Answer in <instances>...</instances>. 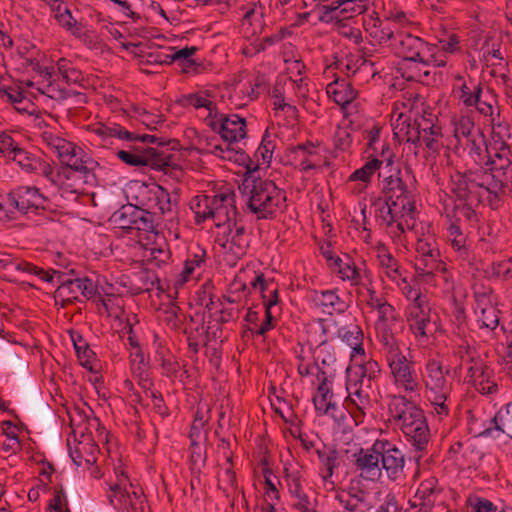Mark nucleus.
Segmentation results:
<instances>
[{
  "label": "nucleus",
  "instance_id": "nucleus-32",
  "mask_svg": "<svg viewBox=\"0 0 512 512\" xmlns=\"http://www.w3.org/2000/svg\"><path fill=\"white\" fill-rule=\"evenodd\" d=\"M287 155L290 162L300 171L307 172L317 167L313 158L318 154L315 144L311 141L289 146L287 148Z\"/></svg>",
  "mask_w": 512,
  "mask_h": 512
},
{
  "label": "nucleus",
  "instance_id": "nucleus-45",
  "mask_svg": "<svg viewBox=\"0 0 512 512\" xmlns=\"http://www.w3.org/2000/svg\"><path fill=\"white\" fill-rule=\"evenodd\" d=\"M366 25L367 32L371 37L376 39L379 44L387 43L388 41L395 42V37L398 32L395 31L389 19L377 17L371 19Z\"/></svg>",
  "mask_w": 512,
  "mask_h": 512
},
{
  "label": "nucleus",
  "instance_id": "nucleus-46",
  "mask_svg": "<svg viewBox=\"0 0 512 512\" xmlns=\"http://www.w3.org/2000/svg\"><path fill=\"white\" fill-rule=\"evenodd\" d=\"M394 134L415 146H421V136L416 126V116L411 119L409 116L400 114L394 127Z\"/></svg>",
  "mask_w": 512,
  "mask_h": 512
},
{
  "label": "nucleus",
  "instance_id": "nucleus-31",
  "mask_svg": "<svg viewBox=\"0 0 512 512\" xmlns=\"http://www.w3.org/2000/svg\"><path fill=\"white\" fill-rule=\"evenodd\" d=\"M304 5H322L325 12L340 10L342 14L350 13L348 17L365 13L371 0H303Z\"/></svg>",
  "mask_w": 512,
  "mask_h": 512
},
{
  "label": "nucleus",
  "instance_id": "nucleus-9",
  "mask_svg": "<svg viewBox=\"0 0 512 512\" xmlns=\"http://www.w3.org/2000/svg\"><path fill=\"white\" fill-rule=\"evenodd\" d=\"M215 243L222 248L225 261L235 265L247 253L250 240L244 225L234 222L216 233Z\"/></svg>",
  "mask_w": 512,
  "mask_h": 512
},
{
  "label": "nucleus",
  "instance_id": "nucleus-55",
  "mask_svg": "<svg viewBox=\"0 0 512 512\" xmlns=\"http://www.w3.org/2000/svg\"><path fill=\"white\" fill-rule=\"evenodd\" d=\"M414 221L410 220L409 217L399 219L396 222L384 227L386 233L396 246H405L406 244V229H412L414 227Z\"/></svg>",
  "mask_w": 512,
  "mask_h": 512
},
{
  "label": "nucleus",
  "instance_id": "nucleus-29",
  "mask_svg": "<svg viewBox=\"0 0 512 512\" xmlns=\"http://www.w3.org/2000/svg\"><path fill=\"white\" fill-rule=\"evenodd\" d=\"M96 133L102 137H116L121 140L129 142L140 141L143 143H155L159 146H165L169 144L170 140L159 138L155 135L149 134H138L126 130L119 124L113 123L112 125H101L96 129Z\"/></svg>",
  "mask_w": 512,
  "mask_h": 512
},
{
  "label": "nucleus",
  "instance_id": "nucleus-54",
  "mask_svg": "<svg viewBox=\"0 0 512 512\" xmlns=\"http://www.w3.org/2000/svg\"><path fill=\"white\" fill-rule=\"evenodd\" d=\"M214 196L202 195L192 199L191 209L195 214V223L200 224L211 218Z\"/></svg>",
  "mask_w": 512,
  "mask_h": 512
},
{
  "label": "nucleus",
  "instance_id": "nucleus-17",
  "mask_svg": "<svg viewBox=\"0 0 512 512\" xmlns=\"http://www.w3.org/2000/svg\"><path fill=\"white\" fill-rule=\"evenodd\" d=\"M445 210L446 217L449 221L447 239L456 254V259L460 261L461 265H472L474 262V254L470 250V246L467 243V236L461 228V222L466 221L464 218H452L450 216V210Z\"/></svg>",
  "mask_w": 512,
  "mask_h": 512
},
{
  "label": "nucleus",
  "instance_id": "nucleus-4",
  "mask_svg": "<svg viewBox=\"0 0 512 512\" xmlns=\"http://www.w3.org/2000/svg\"><path fill=\"white\" fill-rule=\"evenodd\" d=\"M422 380L425 386V397L433 407V411L440 418L450 414L452 406L451 393L453 383L450 380V370L434 358L428 359L425 364Z\"/></svg>",
  "mask_w": 512,
  "mask_h": 512
},
{
  "label": "nucleus",
  "instance_id": "nucleus-64",
  "mask_svg": "<svg viewBox=\"0 0 512 512\" xmlns=\"http://www.w3.org/2000/svg\"><path fill=\"white\" fill-rule=\"evenodd\" d=\"M477 129L469 117H461L455 126V136L457 138L463 137L467 142L476 137Z\"/></svg>",
  "mask_w": 512,
  "mask_h": 512
},
{
  "label": "nucleus",
  "instance_id": "nucleus-10",
  "mask_svg": "<svg viewBox=\"0 0 512 512\" xmlns=\"http://www.w3.org/2000/svg\"><path fill=\"white\" fill-rule=\"evenodd\" d=\"M9 158L16 162L24 172L40 174L49 179L53 184L58 185L62 196L68 192L77 193V190L69 191L66 185L60 183L61 173L54 177V169L50 163L40 156L21 148L18 144Z\"/></svg>",
  "mask_w": 512,
  "mask_h": 512
},
{
  "label": "nucleus",
  "instance_id": "nucleus-18",
  "mask_svg": "<svg viewBox=\"0 0 512 512\" xmlns=\"http://www.w3.org/2000/svg\"><path fill=\"white\" fill-rule=\"evenodd\" d=\"M238 211L236 209V194L228 191L214 195L211 218L218 231L223 227H230L237 221Z\"/></svg>",
  "mask_w": 512,
  "mask_h": 512
},
{
  "label": "nucleus",
  "instance_id": "nucleus-52",
  "mask_svg": "<svg viewBox=\"0 0 512 512\" xmlns=\"http://www.w3.org/2000/svg\"><path fill=\"white\" fill-rule=\"evenodd\" d=\"M382 162L376 157L369 158L368 161L360 168L356 169L348 177V182H361L366 188L371 182L373 175L380 170Z\"/></svg>",
  "mask_w": 512,
  "mask_h": 512
},
{
  "label": "nucleus",
  "instance_id": "nucleus-50",
  "mask_svg": "<svg viewBox=\"0 0 512 512\" xmlns=\"http://www.w3.org/2000/svg\"><path fill=\"white\" fill-rule=\"evenodd\" d=\"M333 393L329 384L319 383L317 393L313 397L315 410L320 414H331L337 410V406L332 402Z\"/></svg>",
  "mask_w": 512,
  "mask_h": 512
},
{
  "label": "nucleus",
  "instance_id": "nucleus-53",
  "mask_svg": "<svg viewBox=\"0 0 512 512\" xmlns=\"http://www.w3.org/2000/svg\"><path fill=\"white\" fill-rule=\"evenodd\" d=\"M474 311L480 328L494 330L499 325L500 311L495 307L494 303L486 304V306L475 307Z\"/></svg>",
  "mask_w": 512,
  "mask_h": 512
},
{
  "label": "nucleus",
  "instance_id": "nucleus-14",
  "mask_svg": "<svg viewBox=\"0 0 512 512\" xmlns=\"http://www.w3.org/2000/svg\"><path fill=\"white\" fill-rule=\"evenodd\" d=\"M382 193L387 201L397 202L401 207L409 211H416L415 200L403 178L401 169H393L389 174H383Z\"/></svg>",
  "mask_w": 512,
  "mask_h": 512
},
{
  "label": "nucleus",
  "instance_id": "nucleus-35",
  "mask_svg": "<svg viewBox=\"0 0 512 512\" xmlns=\"http://www.w3.org/2000/svg\"><path fill=\"white\" fill-rule=\"evenodd\" d=\"M326 92L329 98L341 108H345L357 97V91L354 89L352 83L345 78L339 77H336L333 82L327 85Z\"/></svg>",
  "mask_w": 512,
  "mask_h": 512
},
{
  "label": "nucleus",
  "instance_id": "nucleus-61",
  "mask_svg": "<svg viewBox=\"0 0 512 512\" xmlns=\"http://www.w3.org/2000/svg\"><path fill=\"white\" fill-rule=\"evenodd\" d=\"M381 367L375 360H368L360 366V375L358 381L372 387L373 383L379 378Z\"/></svg>",
  "mask_w": 512,
  "mask_h": 512
},
{
  "label": "nucleus",
  "instance_id": "nucleus-40",
  "mask_svg": "<svg viewBox=\"0 0 512 512\" xmlns=\"http://www.w3.org/2000/svg\"><path fill=\"white\" fill-rule=\"evenodd\" d=\"M408 207H401L397 202L384 200V203L379 208L377 215L380 220V225L386 227L399 219L409 217L410 220H415L416 211H409Z\"/></svg>",
  "mask_w": 512,
  "mask_h": 512
},
{
  "label": "nucleus",
  "instance_id": "nucleus-22",
  "mask_svg": "<svg viewBox=\"0 0 512 512\" xmlns=\"http://www.w3.org/2000/svg\"><path fill=\"white\" fill-rule=\"evenodd\" d=\"M246 119L237 114L226 115L221 121H211L210 128L217 132L228 143V148L234 142L246 137Z\"/></svg>",
  "mask_w": 512,
  "mask_h": 512
},
{
  "label": "nucleus",
  "instance_id": "nucleus-21",
  "mask_svg": "<svg viewBox=\"0 0 512 512\" xmlns=\"http://www.w3.org/2000/svg\"><path fill=\"white\" fill-rule=\"evenodd\" d=\"M333 66L347 77L354 78L355 82L363 81L364 76L373 78L376 75L373 62L357 55L348 54L342 58H335Z\"/></svg>",
  "mask_w": 512,
  "mask_h": 512
},
{
  "label": "nucleus",
  "instance_id": "nucleus-23",
  "mask_svg": "<svg viewBox=\"0 0 512 512\" xmlns=\"http://www.w3.org/2000/svg\"><path fill=\"white\" fill-rule=\"evenodd\" d=\"M62 165L65 166L62 173L66 178H69L66 172L67 169H70L78 173L85 184L94 185L96 183L95 169L99 164L89 157L82 148H78Z\"/></svg>",
  "mask_w": 512,
  "mask_h": 512
},
{
  "label": "nucleus",
  "instance_id": "nucleus-11",
  "mask_svg": "<svg viewBox=\"0 0 512 512\" xmlns=\"http://www.w3.org/2000/svg\"><path fill=\"white\" fill-rule=\"evenodd\" d=\"M391 45L405 62H414L428 67L434 61L431 53L433 45L412 34L397 33L395 42Z\"/></svg>",
  "mask_w": 512,
  "mask_h": 512
},
{
  "label": "nucleus",
  "instance_id": "nucleus-12",
  "mask_svg": "<svg viewBox=\"0 0 512 512\" xmlns=\"http://www.w3.org/2000/svg\"><path fill=\"white\" fill-rule=\"evenodd\" d=\"M346 390L348 396L345 399L344 407L358 425L364 421L366 414L372 408L371 393L373 388L358 380L348 379Z\"/></svg>",
  "mask_w": 512,
  "mask_h": 512
},
{
  "label": "nucleus",
  "instance_id": "nucleus-59",
  "mask_svg": "<svg viewBox=\"0 0 512 512\" xmlns=\"http://www.w3.org/2000/svg\"><path fill=\"white\" fill-rule=\"evenodd\" d=\"M508 154L509 149L504 141H502L500 150L495 152L493 156L490 154V160L487 161V164H484V166H488L485 170L501 171L506 170L505 168H512V162L510 161Z\"/></svg>",
  "mask_w": 512,
  "mask_h": 512
},
{
  "label": "nucleus",
  "instance_id": "nucleus-15",
  "mask_svg": "<svg viewBox=\"0 0 512 512\" xmlns=\"http://www.w3.org/2000/svg\"><path fill=\"white\" fill-rule=\"evenodd\" d=\"M379 446L381 472L384 470L387 478L394 482L404 478L405 454L402 450L387 439H379Z\"/></svg>",
  "mask_w": 512,
  "mask_h": 512
},
{
  "label": "nucleus",
  "instance_id": "nucleus-37",
  "mask_svg": "<svg viewBox=\"0 0 512 512\" xmlns=\"http://www.w3.org/2000/svg\"><path fill=\"white\" fill-rule=\"evenodd\" d=\"M9 266H14L17 270L38 277L40 280L45 282H52L54 275H57L59 279L63 276V274L59 271L53 270V273L51 274L49 271H45L43 268L38 267L32 263L26 261H16L10 255H3L0 258V267L7 268Z\"/></svg>",
  "mask_w": 512,
  "mask_h": 512
},
{
  "label": "nucleus",
  "instance_id": "nucleus-47",
  "mask_svg": "<svg viewBox=\"0 0 512 512\" xmlns=\"http://www.w3.org/2000/svg\"><path fill=\"white\" fill-rule=\"evenodd\" d=\"M338 336L345 342L350 348H352L354 354L365 355L363 347V331L357 324H351L341 327L338 330Z\"/></svg>",
  "mask_w": 512,
  "mask_h": 512
},
{
  "label": "nucleus",
  "instance_id": "nucleus-1",
  "mask_svg": "<svg viewBox=\"0 0 512 512\" xmlns=\"http://www.w3.org/2000/svg\"><path fill=\"white\" fill-rule=\"evenodd\" d=\"M450 191L455 198L450 210L453 218H464L467 222L476 221V209L487 202L491 207L492 197L482 174V168L455 172L450 177Z\"/></svg>",
  "mask_w": 512,
  "mask_h": 512
},
{
  "label": "nucleus",
  "instance_id": "nucleus-28",
  "mask_svg": "<svg viewBox=\"0 0 512 512\" xmlns=\"http://www.w3.org/2000/svg\"><path fill=\"white\" fill-rule=\"evenodd\" d=\"M453 354L459 360L458 368L466 369L468 379L487 366L479 351L468 343L457 345Z\"/></svg>",
  "mask_w": 512,
  "mask_h": 512
},
{
  "label": "nucleus",
  "instance_id": "nucleus-41",
  "mask_svg": "<svg viewBox=\"0 0 512 512\" xmlns=\"http://www.w3.org/2000/svg\"><path fill=\"white\" fill-rule=\"evenodd\" d=\"M465 148L468 150L469 156L472 161L479 166L478 168H484V164L490 160V150L486 145L484 135L480 129L476 130V137L471 138L464 143Z\"/></svg>",
  "mask_w": 512,
  "mask_h": 512
},
{
  "label": "nucleus",
  "instance_id": "nucleus-24",
  "mask_svg": "<svg viewBox=\"0 0 512 512\" xmlns=\"http://www.w3.org/2000/svg\"><path fill=\"white\" fill-rule=\"evenodd\" d=\"M405 312L410 330L414 335L416 337H426V329L431 322V307L428 298L419 302L408 303Z\"/></svg>",
  "mask_w": 512,
  "mask_h": 512
},
{
  "label": "nucleus",
  "instance_id": "nucleus-2",
  "mask_svg": "<svg viewBox=\"0 0 512 512\" xmlns=\"http://www.w3.org/2000/svg\"><path fill=\"white\" fill-rule=\"evenodd\" d=\"M257 170L258 166H247L238 189L246 198L248 209L257 219H273L285 207L286 192L273 180L256 176Z\"/></svg>",
  "mask_w": 512,
  "mask_h": 512
},
{
  "label": "nucleus",
  "instance_id": "nucleus-58",
  "mask_svg": "<svg viewBox=\"0 0 512 512\" xmlns=\"http://www.w3.org/2000/svg\"><path fill=\"white\" fill-rule=\"evenodd\" d=\"M436 492L437 480L435 478H430L421 482L415 497L420 499L421 506L431 508L435 502L434 494Z\"/></svg>",
  "mask_w": 512,
  "mask_h": 512
},
{
  "label": "nucleus",
  "instance_id": "nucleus-13",
  "mask_svg": "<svg viewBox=\"0 0 512 512\" xmlns=\"http://www.w3.org/2000/svg\"><path fill=\"white\" fill-rule=\"evenodd\" d=\"M254 289H259L265 307V319L256 330L248 328L252 334L264 336L268 331L275 327V320L272 316L271 308L279 301L278 287L273 280H266L263 273L256 275L251 282Z\"/></svg>",
  "mask_w": 512,
  "mask_h": 512
},
{
  "label": "nucleus",
  "instance_id": "nucleus-57",
  "mask_svg": "<svg viewBox=\"0 0 512 512\" xmlns=\"http://www.w3.org/2000/svg\"><path fill=\"white\" fill-rule=\"evenodd\" d=\"M156 359L160 362L162 374L168 378H175L180 370V364L167 350L159 348L156 351Z\"/></svg>",
  "mask_w": 512,
  "mask_h": 512
},
{
  "label": "nucleus",
  "instance_id": "nucleus-56",
  "mask_svg": "<svg viewBox=\"0 0 512 512\" xmlns=\"http://www.w3.org/2000/svg\"><path fill=\"white\" fill-rule=\"evenodd\" d=\"M264 8L261 5L251 3L245 9L242 17V25H249L252 29V34H260L263 30Z\"/></svg>",
  "mask_w": 512,
  "mask_h": 512
},
{
  "label": "nucleus",
  "instance_id": "nucleus-33",
  "mask_svg": "<svg viewBox=\"0 0 512 512\" xmlns=\"http://www.w3.org/2000/svg\"><path fill=\"white\" fill-rule=\"evenodd\" d=\"M338 269L340 278L344 281H350L352 285L366 286V282L371 283V272L368 269L356 267L353 260L346 255V260L336 256L333 266Z\"/></svg>",
  "mask_w": 512,
  "mask_h": 512
},
{
  "label": "nucleus",
  "instance_id": "nucleus-20",
  "mask_svg": "<svg viewBox=\"0 0 512 512\" xmlns=\"http://www.w3.org/2000/svg\"><path fill=\"white\" fill-rule=\"evenodd\" d=\"M416 126L420 132L421 145L424 144L427 149L433 152L439 151L442 146L441 138L443 134L437 116L428 111H424L421 115L417 114Z\"/></svg>",
  "mask_w": 512,
  "mask_h": 512
},
{
  "label": "nucleus",
  "instance_id": "nucleus-3",
  "mask_svg": "<svg viewBox=\"0 0 512 512\" xmlns=\"http://www.w3.org/2000/svg\"><path fill=\"white\" fill-rule=\"evenodd\" d=\"M388 410L395 424L404 434L408 443L414 448V459L419 465L427 453L431 433L424 411L405 396H393Z\"/></svg>",
  "mask_w": 512,
  "mask_h": 512
},
{
  "label": "nucleus",
  "instance_id": "nucleus-6",
  "mask_svg": "<svg viewBox=\"0 0 512 512\" xmlns=\"http://www.w3.org/2000/svg\"><path fill=\"white\" fill-rule=\"evenodd\" d=\"M415 270L421 276H438L446 284L453 287V276L446 263L441 259L437 241L433 235H423L416 243Z\"/></svg>",
  "mask_w": 512,
  "mask_h": 512
},
{
  "label": "nucleus",
  "instance_id": "nucleus-62",
  "mask_svg": "<svg viewBox=\"0 0 512 512\" xmlns=\"http://www.w3.org/2000/svg\"><path fill=\"white\" fill-rule=\"evenodd\" d=\"M49 145L56 150L61 164L64 163V161H66L69 156L76 152V150L79 148L74 143L60 137L51 138Z\"/></svg>",
  "mask_w": 512,
  "mask_h": 512
},
{
  "label": "nucleus",
  "instance_id": "nucleus-43",
  "mask_svg": "<svg viewBox=\"0 0 512 512\" xmlns=\"http://www.w3.org/2000/svg\"><path fill=\"white\" fill-rule=\"evenodd\" d=\"M367 492L359 484H350L346 490L335 495V500L341 504L345 510L355 512L361 503L365 502Z\"/></svg>",
  "mask_w": 512,
  "mask_h": 512
},
{
  "label": "nucleus",
  "instance_id": "nucleus-60",
  "mask_svg": "<svg viewBox=\"0 0 512 512\" xmlns=\"http://www.w3.org/2000/svg\"><path fill=\"white\" fill-rule=\"evenodd\" d=\"M190 470L193 474H200L202 468L206 464L207 454L206 450L200 445V443L190 442Z\"/></svg>",
  "mask_w": 512,
  "mask_h": 512
},
{
  "label": "nucleus",
  "instance_id": "nucleus-36",
  "mask_svg": "<svg viewBox=\"0 0 512 512\" xmlns=\"http://www.w3.org/2000/svg\"><path fill=\"white\" fill-rule=\"evenodd\" d=\"M311 300L329 315L341 314L347 309L346 303L338 296L336 290H314L311 293Z\"/></svg>",
  "mask_w": 512,
  "mask_h": 512
},
{
  "label": "nucleus",
  "instance_id": "nucleus-44",
  "mask_svg": "<svg viewBox=\"0 0 512 512\" xmlns=\"http://www.w3.org/2000/svg\"><path fill=\"white\" fill-rule=\"evenodd\" d=\"M69 333L76 351L77 358L81 366H83L84 368L88 369L91 372L95 371V352L90 348L89 344L85 341V339L79 332L70 330Z\"/></svg>",
  "mask_w": 512,
  "mask_h": 512
},
{
  "label": "nucleus",
  "instance_id": "nucleus-39",
  "mask_svg": "<svg viewBox=\"0 0 512 512\" xmlns=\"http://www.w3.org/2000/svg\"><path fill=\"white\" fill-rule=\"evenodd\" d=\"M376 257L381 271L392 281L402 278V270L399 261L392 255L384 243L376 245Z\"/></svg>",
  "mask_w": 512,
  "mask_h": 512
},
{
  "label": "nucleus",
  "instance_id": "nucleus-19",
  "mask_svg": "<svg viewBox=\"0 0 512 512\" xmlns=\"http://www.w3.org/2000/svg\"><path fill=\"white\" fill-rule=\"evenodd\" d=\"M490 171L482 168V174L492 197L491 208L500 207L503 197L512 193V168Z\"/></svg>",
  "mask_w": 512,
  "mask_h": 512
},
{
  "label": "nucleus",
  "instance_id": "nucleus-49",
  "mask_svg": "<svg viewBox=\"0 0 512 512\" xmlns=\"http://www.w3.org/2000/svg\"><path fill=\"white\" fill-rule=\"evenodd\" d=\"M190 324L186 326L184 329V333L187 336V344L188 348L191 352H193L195 355L198 354L200 345L207 347L209 345V342L206 341V327L204 320L197 325L193 326L194 323V317H189Z\"/></svg>",
  "mask_w": 512,
  "mask_h": 512
},
{
  "label": "nucleus",
  "instance_id": "nucleus-48",
  "mask_svg": "<svg viewBox=\"0 0 512 512\" xmlns=\"http://www.w3.org/2000/svg\"><path fill=\"white\" fill-rule=\"evenodd\" d=\"M468 382L472 383L475 389L483 395H492L498 391L494 371L488 365L469 378Z\"/></svg>",
  "mask_w": 512,
  "mask_h": 512
},
{
  "label": "nucleus",
  "instance_id": "nucleus-42",
  "mask_svg": "<svg viewBox=\"0 0 512 512\" xmlns=\"http://www.w3.org/2000/svg\"><path fill=\"white\" fill-rule=\"evenodd\" d=\"M316 453L320 462V468L324 471L322 479L328 482L334 475L335 470L339 467V453L333 445L326 444H323L322 448H317Z\"/></svg>",
  "mask_w": 512,
  "mask_h": 512
},
{
  "label": "nucleus",
  "instance_id": "nucleus-51",
  "mask_svg": "<svg viewBox=\"0 0 512 512\" xmlns=\"http://www.w3.org/2000/svg\"><path fill=\"white\" fill-rule=\"evenodd\" d=\"M128 210L134 213L129 214V217H132L133 221H135L133 230L156 233L154 213L148 211V209H140L133 205H128Z\"/></svg>",
  "mask_w": 512,
  "mask_h": 512
},
{
  "label": "nucleus",
  "instance_id": "nucleus-5",
  "mask_svg": "<svg viewBox=\"0 0 512 512\" xmlns=\"http://www.w3.org/2000/svg\"><path fill=\"white\" fill-rule=\"evenodd\" d=\"M380 353L384 356L396 386L407 393L419 390L415 362L412 356L407 355L399 346L398 340L380 346Z\"/></svg>",
  "mask_w": 512,
  "mask_h": 512
},
{
  "label": "nucleus",
  "instance_id": "nucleus-63",
  "mask_svg": "<svg viewBox=\"0 0 512 512\" xmlns=\"http://www.w3.org/2000/svg\"><path fill=\"white\" fill-rule=\"evenodd\" d=\"M472 290L476 304L475 307L493 303V288L490 285H486L483 281H476L472 286Z\"/></svg>",
  "mask_w": 512,
  "mask_h": 512
},
{
  "label": "nucleus",
  "instance_id": "nucleus-26",
  "mask_svg": "<svg viewBox=\"0 0 512 512\" xmlns=\"http://www.w3.org/2000/svg\"><path fill=\"white\" fill-rule=\"evenodd\" d=\"M57 294L64 300H78V295H83L86 299H94L97 296V286L89 278H74L61 280L57 287Z\"/></svg>",
  "mask_w": 512,
  "mask_h": 512
},
{
  "label": "nucleus",
  "instance_id": "nucleus-38",
  "mask_svg": "<svg viewBox=\"0 0 512 512\" xmlns=\"http://www.w3.org/2000/svg\"><path fill=\"white\" fill-rule=\"evenodd\" d=\"M48 5L54 14V18L62 28L74 36H81L82 25L77 22L66 5H64L60 0H50Z\"/></svg>",
  "mask_w": 512,
  "mask_h": 512
},
{
  "label": "nucleus",
  "instance_id": "nucleus-16",
  "mask_svg": "<svg viewBox=\"0 0 512 512\" xmlns=\"http://www.w3.org/2000/svg\"><path fill=\"white\" fill-rule=\"evenodd\" d=\"M379 447L377 439L370 448H358L352 454V462L365 480L375 481L381 478Z\"/></svg>",
  "mask_w": 512,
  "mask_h": 512
},
{
  "label": "nucleus",
  "instance_id": "nucleus-25",
  "mask_svg": "<svg viewBox=\"0 0 512 512\" xmlns=\"http://www.w3.org/2000/svg\"><path fill=\"white\" fill-rule=\"evenodd\" d=\"M100 449L91 433L82 432L73 447H69V454L72 461L81 466L86 464L92 466L97 462V455Z\"/></svg>",
  "mask_w": 512,
  "mask_h": 512
},
{
  "label": "nucleus",
  "instance_id": "nucleus-30",
  "mask_svg": "<svg viewBox=\"0 0 512 512\" xmlns=\"http://www.w3.org/2000/svg\"><path fill=\"white\" fill-rule=\"evenodd\" d=\"M471 429L477 435L498 438L501 434H507L512 438V404H507L505 409L499 410L493 417L489 418V424L483 430L473 426Z\"/></svg>",
  "mask_w": 512,
  "mask_h": 512
},
{
  "label": "nucleus",
  "instance_id": "nucleus-27",
  "mask_svg": "<svg viewBox=\"0 0 512 512\" xmlns=\"http://www.w3.org/2000/svg\"><path fill=\"white\" fill-rule=\"evenodd\" d=\"M378 319L375 322L376 337L379 345L389 344L396 341L393 327L400 320L399 314L390 303L385 304L377 310Z\"/></svg>",
  "mask_w": 512,
  "mask_h": 512
},
{
  "label": "nucleus",
  "instance_id": "nucleus-7",
  "mask_svg": "<svg viewBox=\"0 0 512 512\" xmlns=\"http://www.w3.org/2000/svg\"><path fill=\"white\" fill-rule=\"evenodd\" d=\"M12 212L17 210L21 214L35 213L50 210V200L35 186H19L11 190L5 199L0 202V210Z\"/></svg>",
  "mask_w": 512,
  "mask_h": 512
},
{
  "label": "nucleus",
  "instance_id": "nucleus-34",
  "mask_svg": "<svg viewBox=\"0 0 512 512\" xmlns=\"http://www.w3.org/2000/svg\"><path fill=\"white\" fill-rule=\"evenodd\" d=\"M129 151L132 154L141 155V157L146 158L147 161L153 162L154 164H148L147 167L167 173V171L171 169H178L179 166L176 164H171L172 155L169 153H165L157 148L152 147H142L137 145H130Z\"/></svg>",
  "mask_w": 512,
  "mask_h": 512
},
{
  "label": "nucleus",
  "instance_id": "nucleus-8",
  "mask_svg": "<svg viewBox=\"0 0 512 512\" xmlns=\"http://www.w3.org/2000/svg\"><path fill=\"white\" fill-rule=\"evenodd\" d=\"M141 204L147 209L159 210L164 220L173 223L178 219L179 193L177 189L169 192L161 185L154 184L151 187L144 186L140 190Z\"/></svg>",
  "mask_w": 512,
  "mask_h": 512
}]
</instances>
